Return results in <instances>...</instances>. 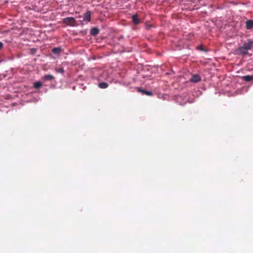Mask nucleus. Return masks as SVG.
<instances>
[{"label":"nucleus","instance_id":"1a4fd4ad","mask_svg":"<svg viewBox=\"0 0 253 253\" xmlns=\"http://www.w3.org/2000/svg\"><path fill=\"white\" fill-rule=\"evenodd\" d=\"M90 33L92 36H96L99 33V29L97 28H93L91 29Z\"/></svg>","mask_w":253,"mask_h":253},{"label":"nucleus","instance_id":"4468645a","mask_svg":"<svg viewBox=\"0 0 253 253\" xmlns=\"http://www.w3.org/2000/svg\"><path fill=\"white\" fill-rule=\"evenodd\" d=\"M42 86V84L40 82H36L34 83V86L35 88L38 89Z\"/></svg>","mask_w":253,"mask_h":253},{"label":"nucleus","instance_id":"f8f14e48","mask_svg":"<svg viewBox=\"0 0 253 253\" xmlns=\"http://www.w3.org/2000/svg\"><path fill=\"white\" fill-rule=\"evenodd\" d=\"M54 78V77L50 75H45L44 79L46 81H51Z\"/></svg>","mask_w":253,"mask_h":253},{"label":"nucleus","instance_id":"423d86ee","mask_svg":"<svg viewBox=\"0 0 253 253\" xmlns=\"http://www.w3.org/2000/svg\"><path fill=\"white\" fill-rule=\"evenodd\" d=\"M137 90L139 92H141L143 94H145L148 96H152L153 95V92L150 91H146L145 90L142 89L141 88H137Z\"/></svg>","mask_w":253,"mask_h":253},{"label":"nucleus","instance_id":"9d476101","mask_svg":"<svg viewBox=\"0 0 253 253\" xmlns=\"http://www.w3.org/2000/svg\"><path fill=\"white\" fill-rule=\"evenodd\" d=\"M242 79L246 82H250L253 80V75H246L242 77Z\"/></svg>","mask_w":253,"mask_h":253},{"label":"nucleus","instance_id":"f03ea898","mask_svg":"<svg viewBox=\"0 0 253 253\" xmlns=\"http://www.w3.org/2000/svg\"><path fill=\"white\" fill-rule=\"evenodd\" d=\"M253 44V40L250 39L248 40V42H245L241 47H243L245 49L251 50L252 48Z\"/></svg>","mask_w":253,"mask_h":253},{"label":"nucleus","instance_id":"39448f33","mask_svg":"<svg viewBox=\"0 0 253 253\" xmlns=\"http://www.w3.org/2000/svg\"><path fill=\"white\" fill-rule=\"evenodd\" d=\"M201 77L199 75H193L191 79V81L193 83H198L201 81Z\"/></svg>","mask_w":253,"mask_h":253},{"label":"nucleus","instance_id":"2eb2a0df","mask_svg":"<svg viewBox=\"0 0 253 253\" xmlns=\"http://www.w3.org/2000/svg\"><path fill=\"white\" fill-rule=\"evenodd\" d=\"M55 71L57 73H62L63 74L64 72V69L63 68H59V69H55Z\"/></svg>","mask_w":253,"mask_h":253},{"label":"nucleus","instance_id":"20e7f679","mask_svg":"<svg viewBox=\"0 0 253 253\" xmlns=\"http://www.w3.org/2000/svg\"><path fill=\"white\" fill-rule=\"evenodd\" d=\"M91 20V12L90 11H87L84 15V20L87 22H90Z\"/></svg>","mask_w":253,"mask_h":253},{"label":"nucleus","instance_id":"f3484780","mask_svg":"<svg viewBox=\"0 0 253 253\" xmlns=\"http://www.w3.org/2000/svg\"><path fill=\"white\" fill-rule=\"evenodd\" d=\"M200 49H201V50H203V49L202 47H200Z\"/></svg>","mask_w":253,"mask_h":253},{"label":"nucleus","instance_id":"9b49d317","mask_svg":"<svg viewBox=\"0 0 253 253\" xmlns=\"http://www.w3.org/2000/svg\"><path fill=\"white\" fill-rule=\"evenodd\" d=\"M108 86V84L106 83H101L98 84L99 87L101 88H106Z\"/></svg>","mask_w":253,"mask_h":253},{"label":"nucleus","instance_id":"dca6fc26","mask_svg":"<svg viewBox=\"0 0 253 253\" xmlns=\"http://www.w3.org/2000/svg\"><path fill=\"white\" fill-rule=\"evenodd\" d=\"M152 26L151 25H148L146 27V29H150V27H151Z\"/></svg>","mask_w":253,"mask_h":253},{"label":"nucleus","instance_id":"ddd939ff","mask_svg":"<svg viewBox=\"0 0 253 253\" xmlns=\"http://www.w3.org/2000/svg\"><path fill=\"white\" fill-rule=\"evenodd\" d=\"M61 48L59 47H55L52 49V51L53 53L58 54L61 52Z\"/></svg>","mask_w":253,"mask_h":253},{"label":"nucleus","instance_id":"7ed1b4c3","mask_svg":"<svg viewBox=\"0 0 253 253\" xmlns=\"http://www.w3.org/2000/svg\"><path fill=\"white\" fill-rule=\"evenodd\" d=\"M248 50L241 46L237 49V52L239 55H246L248 53Z\"/></svg>","mask_w":253,"mask_h":253},{"label":"nucleus","instance_id":"0eeeda50","mask_svg":"<svg viewBox=\"0 0 253 253\" xmlns=\"http://www.w3.org/2000/svg\"><path fill=\"white\" fill-rule=\"evenodd\" d=\"M246 28L247 29H252L253 28V20H249L246 22Z\"/></svg>","mask_w":253,"mask_h":253},{"label":"nucleus","instance_id":"f257e3e1","mask_svg":"<svg viewBox=\"0 0 253 253\" xmlns=\"http://www.w3.org/2000/svg\"><path fill=\"white\" fill-rule=\"evenodd\" d=\"M75 19L73 17H67L63 19V23L71 26H74L75 23Z\"/></svg>","mask_w":253,"mask_h":253},{"label":"nucleus","instance_id":"6e6552de","mask_svg":"<svg viewBox=\"0 0 253 253\" xmlns=\"http://www.w3.org/2000/svg\"><path fill=\"white\" fill-rule=\"evenodd\" d=\"M132 21L135 25H138L140 23V19L138 18L136 14L132 15Z\"/></svg>","mask_w":253,"mask_h":253}]
</instances>
